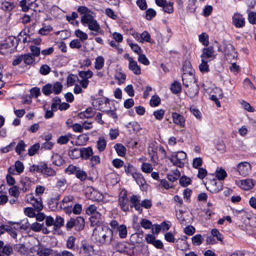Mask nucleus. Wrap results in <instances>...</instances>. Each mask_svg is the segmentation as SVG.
<instances>
[{"mask_svg":"<svg viewBox=\"0 0 256 256\" xmlns=\"http://www.w3.org/2000/svg\"><path fill=\"white\" fill-rule=\"evenodd\" d=\"M186 158V154L182 151H180L173 152L168 159L174 165L181 168L184 166Z\"/></svg>","mask_w":256,"mask_h":256,"instance_id":"nucleus-5","label":"nucleus"},{"mask_svg":"<svg viewBox=\"0 0 256 256\" xmlns=\"http://www.w3.org/2000/svg\"><path fill=\"white\" fill-rule=\"evenodd\" d=\"M138 184L139 185L140 189L142 190H146L148 185L146 184L144 177H134Z\"/></svg>","mask_w":256,"mask_h":256,"instance_id":"nucleus-28","label":"nucleus"},{"mask_svg":"<svg viewBox=\"0 0 256 256\" xmlns=\"http://www.w3.org/2000/svg\"><path fill=\"white\" fill-rule=\"evenodd\" d=\"M202 60H211L215 58L214 48L212 46L204 48L202 53L200 56Z\"/></svg>","mask_w":256,"mask_h":256,"instance_id":"nucleus-13","label":"nucleus"},{"mask_svg":"<svg viewBox=\"0 0 256 256\" xmlns=\"http://www.w3.org/2000/svg\"><path fill=\"white\" fill-rule=\"evenodd\" d=\"M118 232V235L122 238H124L127 236V229L124 224H122L119 226L116 230Z\"/></svg>","mask_w":256,"mask_h":256,"instance_id":"nucleus-39","label":"nucleus"},{"mask_svg":"<svg viewBox=\"0 0 256 256\" xmlns=\"http://www.w3.org/2000/svg\"><path fill=\"white\" fill-rule=\"evenodd\" d=\"M124 244L125 246L124 254H126L128 256L134 255L135 248L134 244L128 242H126Z\"/></svg>","mask_w":256,"mask_h":256,"instance_id":"nucleus-26","label":"nucleus"},{"mask_svg":"<svg viewBox=\"0 0 256 256\" xmlns=\"http://www.w3.org/2000/svg\"><path fill=\"white\" fill-rule=\"evenodd\" d=\"M157 6L162 7L163 10L168 14H172L174 12V2H167L166 0H155Z\"/></svg>","mask_w":256,"mask_h":256,"instance_id":"nucleus-9","label":"nucleus"},{"mask_svg":"<svg viewBox=\"0 0 256 256\" xmlns=\"http://www.w3.org/2000/svg\"><path fill=\"white\" fill-rule=\"evenodd\" d=\"M16 6L14 1H6L2 2L0 8L4 11L10 12Z\"/></svg>","mask_w":256,"mask_h":256,"instance_id":"nucleus-22","label":"nucleus"},{"mask_svg":"<svg viewBox=\"0 0 256 256\" xmlns=\"http://www.w3.org/2000/svg\"><path fill=\"white\" fill-rule=\"evenodd\" d=\"M96 148L100 152L104 151L106 146V141L102 136L99 138L96 142Z\"/></svg>","mask_w":256,"mask_h":256,"instance_id":"nucleus-27","label":"nucleus"},{"mask_svg":"<svg viewBox=\"0 0 256 256\" xmlns=\"http://www.w3.org/2000/svg\"><path fill=\"white\" fill-rule=\"evenodd\" d=\"M130 63H128V68L132 71L134 74L136 75H140L141 74V68L140 66L138 65L137 62L134 60L133 58H129Z\"/></svg>","mask_w":256,"mask_h":256,"instance_id":"nucleus-19","label":"nucleus"},{"mask_svg":"<svg viewBox=\"0 0 256 256\" xmlns=\"http://www.w3.org/2000/svg\"><path fill=\"white\" fill-rule=\"evenodd\" d=\"M50 68L47 64L42 65L40 68V72L42 75H46L50 72Z\"/></svg>","mask_w":256,"mask_h":256,"instance_id":"nucleus-62","label":"nucleus"},{"mask_svg":"<svg viewBox=\"0 0 256 256\" xmlns=\"http://www.w3.org/2000/svg\"><path fill=\"white\" fill-rule=\"evenodd\" d=\"M179 182L180 184L184 187L190 184L191 180L190 177H180Z\"/></svg>","mask_w":256,"mask_h":256,"instance_id":"nucleus-64","label":"nucleus"},{"mask_svg":"<svg viewBox=\"0 0 256 256\" xmlns=\"http://www.w3.org/2000/svg\"><path fill=\"white\" fill-rule=\"evenodd\" d=\"M61 102V100L58 97H56L52 99V102L51 104V109L54 112H56L58 108V106H60V104Z\"/></svg>","mask_w":256,"mask_h":256,"instance_id":"nucleus-52","label":"nucleus"},{"mask_svg":"<svg viewBox=\"0 0 256 256\" xmlns=\"http://www.w3.org/2000/svg\"><path fill=\"white\" fill-rule=\"evenodd\" d=\"M86 195L89 199L95 201L102 200L104 198L102 193L92 187L88 188L86 192Z\"/></svg>","mask_w":256,"mask_h":256,"instance_id":"nucleus-7","label":"nucleus"},{"mask_svg":"<svg viewBox=\"0 0 256 256\" xmlns=\"http://www.w3.org/2000/svg\"><path fill=\"white\" fill-rule=\"evenodd\" d=\"M172 115L173 122L182 128L185 126L186 120L185 118L182 115L176 112H172Z\"/></svg>","mask_w":256,"mask_h":256,"instance_id":"nucleus-18","label":"nucleus"},{"mask_svg":"<svg viewBox=\"0 0 256 256\" xmlns=\"http://www.w3.org/2000/svg\"><path fill=\"white\" fill-rule=\"evenodd\" d=\"M254 186L253 180L251 178H246L240 181V186L244 190H249L252 188Z\"/></svg>","mask_w":256,"mask_h":256,"instance_id":"nucleus-23","label":"nucleus"},{"mask_svg":"<svg viewBox=\"0 0 256 256\" xmlns=\"http://www.w3.org/2000/svg\"><path fill=\"white\" fill-rule=\"evenodd\" d=\"M68 174H74L76 176H86V173L80 170V168L72 165L69 166L66 170Z\"/></svg>","mask_w":256,"mask_h":256,"instance_id":"nucleus-16","label":"nucleus"},{"mask_svg":"<svg viewBox=\"0 0 256 256\" xmlns=\"http://www.w3.org/2000/svg\"><path fill=\"white\" fill-rule=\"evenodd\" d=\"M30 204L33 206L35 210L37 212L40 211L42 208L43 206L42 204V199L39 196L38 198H34Z\"/></svg>","mask_w":256,"mask_h":256,"instance_id":"nucleus-25","label":"nucleus"},{"mask_svg":"<svg viewBox=\"0 0 256 256\" xmlns=\"http://www.w3.org/2000/svg\"><path fill=\"white\" fill-rule=\"evenodd\" d=\"M146 18L148 20H152L156 15V12L152 8H149L146 12Z\"/></svg>","mask_w":256,"mask_h":256,"instance_id":"nucleus-63","label":"nucleus"},{"mask_svg":"<svg viewBox=\"0 0 256 256\" xmlns=\"http://www.w3.org/2000/svg\"><path fill=\"white\" fill-rule=\"evenodd\" d=\"M80 148H74L72 150L69 152L68 154L70 158L72 159L78 158L81 157Z\"/></svg>","mask_w":256,"mask_h":256,"instance_id":"nucleus-43","label":"nucleus"},{"mask_svg":"<svg viewBox=\"0 0 256 256\" xmlns=\"http://www.w3.org/2000/svg\"><path fill=\"white\" fill-rule=\"evenodd\" d=\"M232 24L236 28H242L245 25V19L240 14L235 13L232 16Z\"/></svg>","mask_w":256,"mask_h":256,"instance_id":"nucleus-14","label":"nucleus"},{"mask_svg":"<svg viewBox=\"0 0 256 256\" xmlns=\"http://www.w3.org/2000/svg\"><path fill=\"white\" fill-rule=\"evenodd\" d=\"M184 66L190 68V70L188 72H184L182 76L183 84L187 88H188L190 86L194 84V83H196L194 75L193 74L194 70L190 68L191 64L189 62H186Z\"/></svg>","mask_w":256,"mask_h":256,"instance_id":"nucleus-4","label":"nucleus"},{"mask_svg":"<svg viewBox=\"0 0 256 256\" xmlns=\"http://www.w3.org/2000/svg\"><path fill=\"white\" fill-rule=\"evenodd\" d=\"M95 102L98 106V109L100 110V108L102 107H104V106H106L107 105H109V104L111 103V101L107 98H104L96 100Z\"/></svg>","mask_w":256,"mask_h":256,"instance_id":"nucleus-31","label":"nucleus"},{"mask_svg":"<svg viewBox=\"0 0 256 256\" xmlns=\"http://www.w3.org/2000/svg\"><path fill=\"white\" fill-rule=\"evenodd\" d=\"M157 146L154 143L150 144L148 148V152L150 157L151 160L156 162L158 160L157 158Z\"/></svg>","mask_w":256,"mask_h":256,"instance_id":"nucleus-20","label":"nucleus"},{"mask_svg":"<svg viewBox=\"0 0 256 256\" xmlns=\"http://www.w3.org/2000/svg\"><path fill=\"white\" fill-rule=\"evenodd\" d=\"M114 148L119 156H123L126 152V148L121 144H117L114 146Z\"/></svg>","mask_w":256,"mask_h":256,"instance_id":"nucleus-34","label":"nucleus"},{"mask_svg":"<svg viewBox=\"0 0 256 256\" xmlns=\"http://www.w3.org/2000/svg\"><path fill=\"white\" fill-rule=\"evenodd\" d=\"M113 232L107 226L96 227L93 230L92 238L96 242L104 244L112 239Z\"/></svg>","mask_w":256,"mask_h":256,"instance_id":"nucleus-2","label":"nucleus"},{"mask_svg":"<svg viewBox=\"0 0 256 256\" xmlns=\"http://www.w3.org/2000/svg\"><path fill=\"white\" fill-rule=\"evenodd\" d=\"M52 252V249L46 248H38L36 251L37 254L39 256H49Z\"/></svg>","mask_w":256,"mask_h":256,"instance_id":"nucleus-32","label":"nucleus"},{"mask_svg":"<svg viewBox=\"0 0 256 256\" xmlns=\"http://www.w3.org/2000/svg\"><path fill=\"white\" fill-rule=\"evenodd\" d=\"M211 234L213 236L216 237L218 240L220 242L222 241L224 238L223 236L221 233L220 232L218 229H212L211 231Z\"/></svg>","mask_w":256,"mask_h":256,"instance_id":"nucleus-58","label":"nucleus"},{"mask_svg":"<svg viewBox=\"0 0 256 256\" xmlns=\"http://www.w3.org/2000/svg\"><path fill=\"white\" fill-rule=\"evenodd\" d=\"M26 146V144L24 143V142L23 140H20L17 146L16 147L15 150L16 152L18 154H20L21 153L24 151L25 148Z\"/></svg>","mask_w":256,"mask_h":256,"instance_id":"nucleus-42","label":"nucleus"},{"mask_svg":"<svg viewBox=\"0 0 256 256\" xmlns=\"http://www.w3.org/2000/svg\"><path fill=\"white\" fill-rule=\"evenodd\" d=\"M90 221L92 226H102V219L100 212L94 213V215L92 216L90 218Z\"/></svg>","mask_w":256,"mask_h":256,"instance_id":"nucleus-15","label":"nucleus"},{"mask_svg":"<svg viewBox=\"0 0 256 256\" xmlns=\"http://www.w3.org/2000/svg\"><path fill=\"white\" fill-rule=\"evenodd\" d=\"M188 89L186 90V94L190 98L195 97L198 95L199 92V86L196 83L190 86Z\"/></svg>","mask_w":256,"mask_h":256,"instance_id":"nucleus-21","label":"nucleus"},{"mask_svg":"<svg viewBox=\"0 0 256 256\" xmlns=\"http://www.w3.org/2000/svg\"><path fill=\"white\" fill-rule=\"evenodd\" d=\"M140 224L144 229H150L152 226V222L150 220L146 218L142 219Z\"/></svg>","mask_w":256,"mask_h":256,"instance_id":"nucleus-55","label":"nucleus"},{"mask_svg":"<svg viewBox=\"0 0 256 256\" xmlns=\"http://www.w3.org/2000/svg\"><path fill=\"white\" fill-rule=\"evenodd\" d=\"M125 171L127 174L131 175L132 176H134V174H136L135 170L136 168L132 165L128 164L127 165L124 166Z\"/></svg>","mask_w":256,"mask_h":256,"instance_id":"nucleus-50","label":"nucleus"},{"mask_svg":"<svg viewBox=\"0 0 256 256\" xmlns=\"http://www.w3.org/2000/svg\"><path fill=\"white\" fill-rule=\"evenodd\" d=\"M115 78L118 80V84H120L124 82L126 78V75L122 72H117L115 75Z\"/></svg>","mask_w":256,"mask_h":256,"instance_id":"nucleus-53","label":"nucleus"},{"mask_svg":"<svg viewBox=\"0 0 256 256\" xmlns=\"http://www.w3.org/2000/svg\"><path fill=\"white\" fill-rule=\"evenodd\" d=\"M82 44L80 42V40L78 39H74L72 40L70 43V46L72 48H78L79 49L82 48Z\"/></svg>","mask_w":256,"mask_h":256,"instance_id":"nucleus-56","label":"nucleus"},{"mask_svg":"<svg viewBox=\"0 0 256 256\" xmlns=\"http://www.w3.org/2000/svg\"><path fill=\"white\" fill-rule=\"evenodd\" d=\"M104 60L102 56H98L96 58L94 68L96 70L102 69L104 66Z\"/></svg>","mask_w":256,"mask_h":256,"instance_id":"nucleus-38","label":"nucleus"},{"mask_svg":"<svg viewBox=\"0 0 256 256\" xmlns=\"http://www.w3.org/2000/svg\"><path fill=\"white\" fill-rule=\"evenodd\" d=\"M52 92L55 94H58L61 92L62 85L61 82H56L52 84Z\"/></svg>","mask_w":256,"mask_h":256,"instance_id":"nucleus-35","label":"nucleus"},{"mask_svg":"<svg viewBox=\"0 0 256 256\" xmlns=\"http://www.w3.org/2000/svg\"><path fill=\"white\" fill-rule=\"evenodd\" d=\"M165 111L162 109L156 110L154 112V116L158 120H162L164 115Z\"/></svg>","mask_w":256,"mask_h":256,"instance_id":"nucleus-61","label":"nucleus"},{"mask_svg":"<svg viewBox=\"0 0 256 256\" xmlns=\"http://www.w3.org/2000/svg\"><path fill=\"white\" fill-rule=\"evenodd\" d=\"M40 148V144L38 143H36L30 146L28 149V154L30 156H32L36 154L38 150Z\"/></svg>","mask_w":256,"mask_h":256,"instance_id":"nucleus-54","label":"nucleus"},{"mask_svg":"<svg viewBox=\"0 0 256 256\" xmlns=\"http://www.w3.org/2000/svg\"><path fill=\"white\" fill-rule=\"evenodd\" d=\"M76 229L78 230L83 229L84 226V220L82 216H78L76 219H74Z\"/></svg>","mask_w":256,"mask_h":256,"instance_id":"nucleus-30","label":"nucleus"},{"mask_svg":"<svg viewBox=\"0 0 256 256\" xmlns=\"http://www.w3.org/2000/svg\"><path fill=\"white\" fill-rule=\"evenodd\" d=\"M170 90L175 94L180 92L181 90L180 84L177 82H174L171 85Z\"/></svg>","mask_w":256,"mask_h":256,"instance_id":"nucleus-47","label":"nucleus"},{"mask_svg":"<svg viewBox=\"0 0 256 256\" xmlns=\"http://www.w3.org/2000/svg\"><path fill=\"white\" fill-rule=\"evenodd\" d=\"M42 92L46 96H48L52 93V84H48L44 85L42 88Z\"/></svg>","mask_w":256,"mask_h":256,"instance_id":"nucleus-60","label":"nucleus"},{"mask_svg":"<svg viewBox=\"0 0 256 256\" xmlns=\"http://www.w3.org/2000/svg\"><path fill=\"white\" fill-rule=\"evenodd\" d=\"M119 204L121 208L124 212H127L129 210V204L128 200H118Z\"/></svg>","mask_w":256,"mask_h":256,"instance_id":"nucleus-57","label":"nucleus"},{"mask_svg":"<svg viewBox=\"0 0 256 256\" xmlns=\"http://www.w3.org/2000/svg\"><path fill=\"white\" fill-rule=\"evenodd\" d=\"M29 170L31 172H36L41 173L47 176H53L56 175L55 171L49 168L44 163H40L38 165H32L30 166Z\"/></svg>","mask_w":256,"mask_h":256,"instance_id":"nucleus-3","label":"nucleus"},{"mask_svg":"<svg viewBox=\"0 0 256 256\" xmlns=\"http://www.w3.org/2000/svg\"><path fill=\"white\" fill-rule=\"evenodd\" d=\"M208 60H204L202 59V63L199 66V68L202 72H207L210 71L209 66L208 64Z\"/></svg>","mask_w":256,"mask_h":256,"instance_id":"nucleus-44","label":"nucleus"},{"mask_svg":"<svg viewBox=\"0 0 256 256\" xmlns=\"http://www.w3.org/2000/svg\"><path fill=\"white\" fill-rule=\"evenodd\" d=\"M145 238L148 244H152L156 248H163L164 244L162 242L159 240H156L155 236L152 234H146Z\"/></svg>","mask_w":256,"mask_h":256,"instance_id":"nucleus-12","label":"nucleus"},{"mask_svg":"<svg viewBox=\"0 0 256 256\" xmlns=\"http://www.w3.org/2000/svg\"><path fill=\"white\" fill-rule=\"evenodd\" d=\"M24 170V166L23 164L18 160L15 162L14 166L9 168L8 172V174L6 176H10V174H20L23 172Z\"/></svg>","mask_w":256,"mask_h":256,"instance_id":"nucleus-10","label":"nucleus"},{"mask_svg":"<svg viewBox=\"0 0 256 256\" xmlns=\"http://www.w3.org/2000/svg\"><path fill=\"white\" fill-rule=\"evenodd\" d=\"M79 76L84 80H88L92 77L93 72L90 70L87 71L82 70L79 72Z\"/></svg>","mask_w":256,"mask_h":256,"instance_id":"nucleus-45","label":"nucleus"},{"mask_svg":"<svg viewBox=\"0 0 256 256\" xmlns=\"http://www.w3.org/2000/svg\"><path fill=\"white\" fill-rule=\"evenodd\" d=\"M81 157L84 159L88 160L93 154V150L91 147L88 146L80 148Z\"/></svg>","mask_w":256,"mask_h":256,"instance_id":"nucleus-24","label":"nucleus"},{"mask_svg":"<svg viewBox=\"0 0 256 256\" xmlns=\"http://www.w3.org/2000/svg\"><path fill=\"white\" fill-rule=\"evenodd\" d=\"M64 220L60 216H56L54 222V230H56L64 225Z\"/></svg>","mask_w":256,"mask_h":256,"instance_id":"nucleus-48","label":"nucleus"},{"mask_svg":"<svg viewBox=\"0 0 256 256\" xmlns=\"http://www.w3.org/2000/svg\"><path fill=\"white\" fill-rule=\"evenodd\" d=\"M76 238L74 236H70L68 238L66 244V248L68 249L74 250L75 249V242Z\"/></svg>","mask_w":256,"mask_h":256,"instance_id":"nucleus-33","label":"nucleus"},{"mask_svg":"<svg viewBox=\"0 0 256 256\" xmlns=\"http://www.w3.org/2000/svg\"><path fill=\"white\" fill-rule=\"evenodd\" d=\"M199 41L202 42L204 46H208L209 44L208 36L206 33H202L199 36Z\"/></svg>","mask_w":256,"mask_h":256,"instance_id":"nucleus-49","label":"nucleus"},{"mask_svg":"<svg viewBox=\"0 0 256 256\" xmlns=\"http://www.w3.org/2000/svg\"><path fill=\"white\" fill-rule=\"evenodd\" d=\"M176 247L182 250H184L188 248V244L187 242L184 239L176 241Z\"/></svg>","mask_w":256,"mask_h":256,"instance_id":"nucleus-37","label":"nucleus"},{"mask_svg":"<svg viewBox=\"0 0 256 256\" xmlns=\"http://www.w3.org/2000/svg\"><path fill=\"white\" fill-rule=\"evenodd\" d=\"M248 22L252 24H256V12L250 11L248 14Z\"/></svg>","mask_w":256,"mask_h":256,"instance_id":"nucleus-51","label":"nucleus"},{"mask_svg":"<svg viewBox=\"0 0 256 256\" xmlns=\"http://www.w3.org/2000/svg\"><path fill=\"white\" fill-rule=\"evenodd\" d=\"M225 177H215L212 179L208 180L206 183L210 188L211 190L214 192H218L222 188V181Z\"/></svg>","mask_w":256,"mask_h":256,"instance_id":"nucleus-6","label":"nucleus"},{"mask_svg":"<svg viewBox=\"0 0 256 256\" xmlns=\"http://www.w3.org/2000/svg\"><path fill=\"white\" fill-rule=\"evenodd\" d=\"M160 102V99L158 96H154L152 97L150 100V105L152 107H155L159 105Z\"/></svg>","mask_w":256,"mask_h":256,"instance_id":"nucleus-59","label":"nucleus"},{"mask_svg":"<svg viewBox=\"0 0 256 256\" xmlns=\"http://www.w3.org/2000/svg\"><path fill=\"white\" fill-rule=\"evenodd\" d=\"M237 170L240 175L246 176L251 172V166L247 162H242L238 165Z\"/></svg>","mask_w":256,"mask_h":256,"instance_id":"nucleus-11","label":"nucleus"},{"mask_svg":"<svg viewBox=\"0 0 256 256\" xmlns=\"http://www.w3.org/2000/svg\"><path fill=\"white\" fill-rule=\"evenodd\" d=\"M142 36V42H144L153 43L154 40L151 38L150 34L147 31H144L141 34Z\"/></svg>","mask_w":256,"mask_h":256,"instance_id":"nucleus-41","label":"nucleus"},{"mask_svg":"<svg viewBox=\"0 0 256 256\" xmlns=\"http://www.w3.org/2000/svg\"><path fill=\"white\" fill-rule=\"evenodd\" d=\"M23 55L24 62L26 65L32 64L35 61V58L30 53L24 54Z\"/></svg>","mask_w":256,"mask_h":256,"instance_id":"nucleus-29","label":"nucleus"},{"mask_svg":"<svg viewBox=\"0 0 256 256\" xmlns=\"http://www.w3.org/2000/svg\"><path fill=\"white\" fill-rule=\"evenodd\" d=\"M192 243L194 246H200L204 241V238L200 234H197L192 238Z\"/></svg>","mask_w":256,"mask_h":256,"instance_id":"nucleus-36","label":"nucleus"},{"mask_svg":"<svg viewBox=\"0 0 256 256\" xmlns=\"http://www.w3.org/2000/svg\"><path fill=\"white\" fill-rule=\"evenodd\" d=\"M74 200V198L72 196H65L63 200L58 204L60 205V208L66 210L67 212H72V204H70Z\"/></svg>","mask_w":256,"mask_h":256,"instance_id":"nucleus-8","label":"nucleus"},{"mask_svg":"<svg viewBox=\"0 0 256 256\" xmlns=\"http://www.w3.org/2000/svg\"><path fill=\"white\" fill-rule=\"evenodd\" d=\"M109 105L112 106V107L110 108V109L106 108L105 107H102L100 108V110L106 112L108 116L112 118H116L117 115L116 112V108L115 106L114 101H111V103H110Z\"/></svg>","mask_w":256,"mask_h":256,"instance_id":"nucleus-17","label":"nucleus"},{"mask_svg":"<svg viewBox=\"0 0 256 256\" xmlns=\"http://www.w3.org/2000/svg\"><path fill=\"white\" fill-rule=\"evenodd\" d=\"M77 11L82 14H83L80 19L81 23L84 26L96 32L95 35L102 34L103 30L101 29L100 25L97 20L94 19L92 16V11L86 6H80L77 8Z\"/></svg>","mask_w":256,"mask_h":256,"instance_id":"nucleus-1","label":"nucleus"},{"mask_svg":"<svg viewBox=\"0 0 256 256\" xmlns=\"http://www.w3.org/2000/svg\"><path fill=\"white\" fill-rule=\"evenodd\" d=\"M224 52L227 55H232L235 52L234 46L230 44H226L224 47Z\"/></svg>","mask_w":256,"mask_h":256,"instance_id":"nucleus-46","label":"nucleus"},{"mask_svg":"<svg viewBox=\"0 0 256 256\" xmlns=\"http://www.w3.org/2000/svg\"><path fill=\"white\" fill-rule=\"evenodd\" d=\"M74 34L76 36L79 38L78 40H80L84 41L88 40V34L80 29L76 30L74 32Z\"/></svg>","mask_w":256,"mask_h":256,"instance_id":"nucleus-40","label":"nucleus"}]
</instances>
